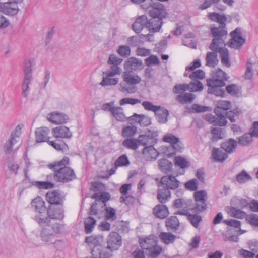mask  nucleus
Here are the masks:
<instances>
[{"instance_id":"nucleus-16","label":"nucleus","mask_w":258,"mask_h":258,"mask_svg":"<svg viewBox=\"0 0 258 258\" xmlns=\"http://www.w3.org/2000/svg\"><path fill=\"white\" fill-rule=\"evenodd\" d=\"M163 141L165 142L170 143V147L175 151H180L182 149V144L179 139L171 134L164 135Z\"/></svg>"},{"instance_id":"nucleus-39","label":"nucleus","mask_w":258,"mask_h":258,"mask_svg":"<svg viewBox=\"0 0 258 258\" xmlns=\"http://www.w3.org/2000/svg\"><path fill=\"white\" fill-rule=\"evenodd\" d=\"M212 156L216 161L223 162L228 158L227 153L218 148H213L212 150Z\"/></svg>"},{"instance_id":"nucleus-49","label":"nucleus","mask_w":258,"mask_h":258,"mask_svg":"<svg viewBox=\"0 0 258 258\" xmlns=\"http://www.w3.org/2000/svg\"><path fill=\"white\" fill-rule=\"evenodd\" d=\"M194 197L196 202L206 203L207 199V192L204 190L196 191L194 193Z\"/></svg>"},{"instance_id":"nucleus-34","label":"nucleus","mask_w":258,"mask_h":258,"mask_svg":"<svg viewBox=\"0 0 258 258\" xmlns=\"http://www.w3.org/2000/svg\"><path fill=\"white\" fill-rule=\"evenodd\" d=\"M216 52H208L207 53L205 60L206 65L209 67L214 68L218 63Z\"/></svg>"},{"instance_id":"nucleus-48","label":"nucleus","mask_w":258,"mask_h":258,"mask_svg":"<svg viewBox=\"0 0 258 258\" xmlns=\"http://www.w3.org/2000/svg\"><path fill=\"white\" fill-rule=\"evenodd\" d=\"M174 163L176 166L181 168L188 167L190 165L189 162L184 158L181 156H177L174 159Z\"/></svg>"},{"instance_id":"nucleus-14","label":"nucleus","mask_w":258,"mask_h":258,"mask_svg":"<svg viewBox=\"0 0 258 258\" xmlns=\"http://www.w3.org/2000/svg\"><path fill=\"white\" fill-rule=\"evenodd\" d=\"M47 217L49 220L53 221L54 219L61 220L63 218L64 210L61 206L56 207L52 205L49 209L47 210Z\"/></svg>"},{"instance_id":"nucleus-12","label":"nucleus","mask_w":258,"mask_h":258,"mask_svg":"<svg viewBox=\"0 0 258 258\" xmlns=\"http://www.w3.org/2000/svg\"><path fill=\"white\" fill-rule=\"evenodd\" d=\"M107 247H96L95 248H93L91 251L92 255L90 258H109L112 256V251Z\"/></svg>"},{"instance_id":"nucleus-52","label":"nucleus","mask_w":258,"mask_h":258,"mask_svg":"<svg viewBox=\"0 0 258 258\" xmlns=\"http://www.w3.org/2000/svg\"><path fill=\"white\" fill-rule=\"evenodd\" d=\"M17 139H19L18 136L14 134H11L10 140L8 141L5 146V152L6 153H8L11 151L13 146L17 142Z\"/></svg>"},{"instance_id":"nucleus-60","label":"nucleus","mask_w":258,"mask_h":258,"mask_svg":"<svg viewBox=\"0 0 258 258\" xmlns=\"http://www.w3.org/2000/svg\"><path fill=\"white\" fill-rule=\"evenodd\" d=\"M142 105L145 110L153 111L154 113L160 107V106L154 105L152 102L148 101H144L142 103Z\"/></svg>"},{"instance_id":"nucleus-61","label":"nucleus","mask_w":258,"mask_h":258,"mask_svg":"<svg viewBox=\"0 0 258 258\" xmlns=\"http://www.w3.org/2000/svg\"><path fill=\"white\" fill-rule=\"evenodd\" d=\"M207 208L206 203L196 202L195 206L192 208V211L196 213H200L205 210Z\"/></svg>"},{"instance_id":"nucleus-45","label":"nucleus","mask_w":258,"mask_h":258,"mask_svg":"<svg viewBox=\"0 0 258 258\" xmlns=\"http://www.w3.org/2000/svg\"><path fill=\"white\" fill-rule=\"evenodd\" d=\"M118 81L119 80L117 78L108 77L107 75H105L100 84L102 86L115 85L118 83Z\"/></svg>"},{"instance_id":"nucleus-32","label":"nucleus","mask_w":258,"mask_h":258,"mask_svg":"<svg viewBox=\"0 0 258 258\" xmlns=\"http://www.w3.org/2000/svg\"><path fill=\"white\" fill-rule=\"evenodd\" d=\"M154 113L159 123H165L167 121L169 112L166 109L160 106Z\"/></svg>"},{"instance_id":"nucleus-44","label":"nucleus","mask_w":258,"mask_h":258,"mask_svg":"<svg viewBox=\"0 0 258 258\" xmlns=\"http://www.w3.org/2000/svg\"><path fill=\"white\" fill-rule=\"evenodd\" d=\"M194 94L190 93L181 94L177 96L176 99L181 103L184 104L191 102L195 99Z\"/></svg>"},{"instance_id":"nucleus-55","label":"nucleus","mask_w":258,"mask_h":258,"mask_svg":"<svg viewBox=\"0 0 258 258\" xmlns=\"http://www.w3.org/2000/svg\"><path fill=\"white\" fill-rule=\"evenodd\" d=\"M236 178L237 182L241 184L244 183L251 180L250 175L244 170H243L239 174H237Z\"/></svg>"},{"instance_id":"nucleus-27","label":"nucleus","mask_w":258,"mask_h":258,"mask_svg":"<svg viewBox=\"0 0 258 258\" xmlns=\"http://www.w3.org/2000/svg\"><path fill=\"white\" fill-rule=\"evenodd\" d=\"M147 18L145 15H142L136 19L132 25V28L136 33H139L145 26L146 27Z\"/></svg>"},{"instance_id":"nucleus-26","label":"nucleus","mask_w":258,"mask_h":258,"mask_svg":"<svg viewBox=\"0 0 258 258\" xmlns=\"http://www.w3.org/2000/svg\"><path fill=\"white\" fill-rule=\"evenodd\" d=\"M123 81L130 86L139 84L141 81V78L137 75L132 74L129 72H124L122 74Z\"/></svg>"},{"instance_id":"nucleus-9","label":"nucleus","mask_w":258,"mask_h":258,"mask_svg":"<svg viewBox=\"0 0 258 258\" xmlns=\"http://www.w3.org/2000/svg\"><path fill=\"white\" fill-rule=\"evenodd\" d=\"M179 182L176 177L172 175L163 176L158 184V187H161L170 190H174L179 187Z\"/></svg>"},{"instance_id":"nucleus-5","label":"nucleus","mask_w":258,"mask_h":258,"mask_svg":"<svg viewBox=\"0 0 258 258\" xmlns=\"http://www.w3.org/2000/svg\"><path fill=\"white\" fill-rule=\"evenodd\" d=\"M91 197L92 199H95L96 201L92 204L89 214L99 215L100 216L101 214L99 213V209L101 208L102 204H106L105 203L109 200L110 195L107 192H98L93 194Z\"/></svg>"},{"instance_id":"nucleus-23","label":"nucleus","mask_w":258,"mask_h":258,"mask_svg":"<svg viewBox=\"0 0 258 258\" xmlns=\"http://www.w3.org/2000/svg\"><path fill=\"white\" fill-rule=\"evenodd\" d=\"M52 133L57 138H70L72 136L69 128L65 126H59L54 128Z\"/></svg>"},{"instance_id":"nucleus-50","label":"nucleus","mask_w":258,"mask_h":258,"mask_svg":"<svg viewBox=\"0 0 258 258\" xmlns=\"http://www.w3.org/2000/svg\"><path fill=\"white\" fill-rule=\"evenodd\" d=\"M238 143L242 146H247L250 144L252 141V137L250 133L245 134L242 136L238 137Z\"/></svg>"},{"instance_id":"nucleus-37","label":"nucleus","mask_w":258,"mask_h":258,"mask_svg":"<svg viewBox=\"0 0 258 258\" xmlns=\"http://www.w3.org/2000/svg\"><path fill=\"white\" fill-rule=\"evenodd\" d=\"M158 166L161 171L167 173L172 171V163L166 159H162L158 161Z\"/></svg>"},{"instance_id":"nucleus-1","label":"nucleus","mask_w":258,"mask_h":258,"mask_svg":"<svg viewBox=\"0 0 258 258\" xmlns=\"http://www.w3.org/2000/svg\"><path fill=\"white\" fill-rule=\"evenodd\" d=\"M35 220L42 227L41 238L43 241L48 244L60 243L61 241L56 240V235L60 233L62 225L58 223L49 220L47 217H41L37 216Z\"/></svg>"},{"instance_id":"nucleus-64","label":"nucleus","mask_w":258,"mask_h":258,"mask_svg":"<svg viewBox=\"0 0 258 258\" xmlns=\"http://www.w3.org/2000/svg\"><path fill=\"white\" fill-rule=\"evenodd\" d=\"M226 90L228 93L231 95L236 96L239 93V88L236 84H231L226 87Z\"/></svg>"},{"instance_id":"nucleus-20","label":"nucleus","mask_w":258,"mask_h":258,"mask_svg":"<svg viewBox=\"0 0 258 258\" xmlns=\"http://www.w3.org/2000/svg\"><path fill=\"white\" fill-rule=\"evenodd\" d=\"M140 244L143 249L147 250L158 243V238L153 235L140 239Z\"/></svg>"},{"instance_id":"nucleus-19","label":"nucleus","mask_w":258,"mask_h":258,"mask_svg":"<svg viewBox=\"0 0 258 258\" xmlns=\"http://www.w3.org/2000/svg\"><path fill=\"white\" fill-rule=\"evenodd\" d=\"M46 199L47 202L51 205H61L64 197L59 192L53 191L46 194Z\"/></svg>"},{"instance_id":"nucleus-58","label":"nucleus","mask_w":258,"mask_h":258,"mask_svg":"<svg viewBox=\"0 0 258 258\" xmlns=\"http://www.w3.org/2000/svg\"><path fill=\"white\" fill-rule=\"evenodd\" d=\"M188 219L191 224L196 228L199 226V222L202 221V217L197 214H188Z\"/></svg>"},{"instance_id":"nucleus-3","label":"nucleus","mask_w":258,"mask_h":258,"mask_svg":"<svg viewBox=\"0 0 258 258\" xmlns=\"http://www.w3.org/2000/svg\"><path fill=\"white\" fill-rule=\"evenodd\" d=\"M149 14L152 18L149 19L148 25L157 22L158 26L153 29L155 31H160L163 23L162 19L166 18L168 14L165 7L159 2L153 3Z\"/></svg>"},{"instance_id":"nucleus-7","label":"nucleus","mask_w":258,"mask_h":258,"mask_svg":"<svg viewBox=\"0 0 258 258\" xmlns=\"http://www.w3.org/2000/svg\"><path fill=\"white\" fill-rule=\"evenodd\" d=\"M207 84L209 87L208 93L214 94L217 96H224L225 90L223 87L225 85L224 81L208 79L207 80Z\"/></svg>"},{"instance_id":"nucleus-28","label":"nucleus","mask_w":258,"mask_h":258,"mask_svg":"<svg viewBox=\"0 0 258 258\" xmlns=\"http://www.w3.org/2000/svg\"><path fill=\"white\" fill-rule=\"evenodd\" d=\"M90 246H93V248L96 247H100L103 242V237L102 235H91L86 237L85 240Z\"/></svg>"},{"instance_id":"nucleus-4","label":"nucleus","mask_w":258,"mask_h":258,"mask_svg":"<svg viewBox=\"0 0 258 258\" xmlns=\"http://www.w3.org/2000/svg\"><path fill=\"white\" fill-rule=\"evenodd\" d=\"M225 26L226 25L222 26V24H220L218 27H214L211 28V31L214 38L209 46L210 49L216 50L218 46L225 45L223 39V37H226L227 35Z\"/></svg>"},{"instance_id":"nucleus-41","label":"nucleus","mask_w":258,"mask_h":258,"mask_svg":"<svg viewBox=\"0 0 258 258\" xmlns=\"http://www.w3.org/2000/svg\"><path fill=\"white\" fill-rule=\"evenodd\" d=\"M122 146L127 149L136 150L139 147V144L137 139L128 138L123 140Z\"/></svg>"},{"instance_id":"nucleus-36","label":"nucleus","mask_w":258,"mask_h":258,"mask_svg":"<svg viewBox=\"0 0 258 258\" xmlns=\"http://www.w3.org/2000/svg\"><path fill=\"white\" fill-rule=\"evenodd\" d=\"M171 197V192L168 189L159 187L157 199L161 203H166Z\"/></svg>"},{"instance_id":"nucleus-8","label":"nucleus","mask_w":258,"mask_h":258,"mask_svg":"<svg viewBox=\"0 0 258 258\" xmlns=\"http://www.w3.org/2000/svg\"><path fill=\"white\" fill-rule=\"evenodd\" d=\"M232 38L228 42V45L231 48L239 49L245 43V40L241 37L240 29L238 28L231 32Z\"/></svg>"},{"instance_id":"nucleus-2","label":"nucleus","mask_w":258,"mask_h":258,"mask_svg":"<svg viewBox=\"0 0 258 258\" xmlns=\"http://www.w3.org/2000/svg\"><path fill=\"white\" fill-rule=\"evenodd\" d=\"M69 162V158L65 157L58 162L48 165L50 169L55 171L54 174L55 180L66 183L76 178V177L74 170L71 168L66 166L68 164Z\"/></svg>"},{"instance_id":"nucleus-43","label":"nucleus","mask_w":258,"mask_h":258,"mask_svg":"<svg viewBox=\"0 0 258 258\" xmlns=\"http://www.w3.org/2000/svg\"><path fill=\"white\" fill-rule=\"evenodd\" d=\"M96 223V220L91 216L87 217L84 222L85 231L86 233H90L94 229Z\"/></svg>"},{"instance_id":"nucleus-46","label":"nucleus","mask_w":258,"mask_h":258,"mask_svg":"<svg viewBox=\"0 0 258 258\" xmlns=\"http://www.w3.org/2000/svg\"><path fill=\"white\" fill-rule=\"evenodd\" d=\"M166 223L168 229L172 230H176L179 225V220L176 216H171Z\"/></svg>"},{"instance_id":"nucleus-62","label":"nucleus","mask_w":258,"mask_h":258,"mask_svg":"<svg viewBox=\"0 0 258 258\" xmlns=\"http://www.w3.org/2000/svg\"><path fill=\"white\" fill-rule=\"evenodd\" d=\"M211 133L213 135L212 140L217 141L218 139H221L223 138L222 129L219 127H214L211 130Z\"/></svg>"},{"instance_id":"nucleus-25","label":"nucleus","mask_w":258,"mask_h":258,"mask_svg":"<svg viewBox=\"0 0 258 258\" xmlns=\"http://www.w3.org/2000/svg\"><path fill=\"white\" fill-rule=\"evenodd\" d=\"M216 116L217 117H215L212 114H208L206 116L205 119L210 123L214 124L216 125L222 126L226 124L227 121L225 116L218 115Z\"/></svg>"},{"instance_id":"nucleus-57","label":"nucleus","mask_w":258,"mask_h":258,"mask_svg":"<svg viewBox=\"0 0 258 258\" xmlns=\"http://www.w3.org/2000/svg\"><path fill=\"white\" fill-rule=\"evenodd\" d=\"M129 164V160L125 154L121 155L114 162L116 167L127 166Z\"/></svg>"},{"instance_id":"nucleus-6","label":"nucleus","mask_w":258,"mask_h":258,"mask_svg":"<svg viewBox=\"0 0 258 258\" xmlns=\"http://www.w3.org/2000/svg\"><path fill=\"white\" fill-rule=\"evenodd\" d=\"M34 60H29L25 64L24 67V78L22 84V94L25 98H27L29 92V86L32 79V66Z\"/></svg>"},{"instance_id":"nucleus-33","label":"nucleus","mask_w":258,"mask_h":258,"mask_svg":"<svg viewBox=\"0 0 258 258\" xmlns=\"http://www.w3.org/2000/svg\"><path fill=\"white\" fill-rule=\"evenodd\" d=\"M153 213L160 219H164L168 215L167 207L164 205H157L153 209Z\"/></svg>"},{"instance_id":"nucleus-13","label":"nucleus","mask_w":258,"mask_h":258,"mask_svg":"<svg viewBox=\"0 0 258 258\" xmlns=\"http://www.w3.org/2000/svg\"><path fill=\"white\" fill-rule=\"evenodd\" d=\"M19 11L18 5L10 1L0 3V12L10 16L16 15Z\"/></svg>"},{"instance_id":"nucleus-29","label":"nucleus","mask_w":258,"mask_h":258,"mask_svg":"<svg viewBox=\"0 0 258 258\" xmlns=\"http://www.w3.org/2000/svg\"><path fill=\"white\" fill-rule=\"evenodd\" d=\"M224 46H218L216 50H212L213 51L219 52L221 58V62L227 67H230V63L229 60V52L227 49L224 47Z\"/></svg>"},{"instance_id":"nucleus-51","label":"nucleus","mask_w":258,"mask_h":258,"mask_svg":"<svg viewBox=\"0 0 258 258\" xmlns=\"http://www.w3.org/2000/svg\"><path fill=\"white\" fill-rule=\"evenodd\" d=\"M121 68L116 65H112L109 70L104 72V75H107L108 77H114L115 75H120L121 73Z\"/></svg>"},{"instance_id":"nucleus-54","label":"nucleus","mask_w":258,"mask_h":258,"mask_svg":"<svg viewBox=\"0 0 258 258\" xmlns=\"http://www.w3.org/2000/svg\"><path fill=\"white\" fill-rule=\"evenodd\" d=\"M137 132V127L134 125L124 127L122 131V135L123 137H130L133 136Z\"/></svg>"},{"instance_id":"nucleus-35","label":"nucleus","mask_w":258,"mask_h":258,"mask_svg":"<svg viewBox=\"0 0 258 258\" xmlns=\"http://www.w3.org/2000/svg\"><path fill=\"white\" fill-rule=\"evenodd\" d=\"M154 145H152L148 147H145L143 150L142 153L147 159H156L158 156V152L153 147Z\"/></svg>"},{"instance_id":"nucleus-63","label":"nucleus","mask_w":258,"mask_h":258,"mask_svg":"<svg viewBox=\"0 0 258 258\" xmlns=\"http://www.w3.org/2000/svg\"><path fill=\"white\" fill-rule=\"evenodd\" d=\"M123 59L117 57L114 54H110L109 56L107 63L111 65H118L120 64L122 62Z\"/></svg>"},{"instance_id":"nucleus-11","label":"nucleus","mask_w":258,"mask_h":258,"mask_svg":"<svg viewBox=\"0 0 258 258\" xmlns=\"http://www.w3.org/2000/svg\"><path fill=\"white\" fill-rule=\"evenodd\" d=\"M46 118L49 122L56 124L66 123L69 119L67 115L56 111L48 113Z\"/></svg>"},{"instance_id":"nucleus-53","label":"nucleus","mask_w":258,"mask_h":258,"mask_svg":"<svg viewBox=\"0 0 258 258\" xmlns=\"http://www.w3.org/2000/svg\"><path fill=\"white\" fill-rule=\"evenodd\" d=\"M188 85L190 92L200 91L203 89L202 84L198 80H192V81Z\"/></svg>"},{"instance_id":"nucleus-17","label":"nucleus","mask_w":258,"mask_h":258,"mask_svg":"<svg viewBox=\"0 0 258 258\" xmlns=\"http://www.w3.org/2000/svg\"><path fill=\"white\" fill-rule=\"evenodd\" d=\"M216 107L214 109L216 115L225 116V111L231 107V102L227 100H220L216 101Z\"/></svg>"},{"instance_id":"nucleus-24","label":"nucleus","mask_w":258,"mask_h":258,"mask_svg":"<svg viewBox=\"0 0 258 258\" xmlns=\"http://www.w3.org/2000/svg\"><path fill=\"white\" fill-rule=\"evenodd\" d=\"M49 130L46 127L37 128L35 131L36 141L37 143L47 142L49 139Z\"/></svg>"},{"instance_id":"nucleus-42","label":"nucleus","mask_w":258,"mask_h":258,"mask_svg":"<svg viewBox=\"0 0 258 258\" xmlns=\"http://www.w3.org/2000/svg\"><path fill=\"white\" fill-rule=\"evenodd\" d=\"M147 254L150 258H156L163 251V248L161 246L157 243L156 246H153L147 250Z\"/></svg>"},{"instance_id":"nucleus-38","label":"nucleus","mask_w":258,"mask_h":258,"mask_svg":"<svg viewBox=\"0 0 258 258\" xmlns=\"http://www.w3.org/2000/svg\"><path fill=\"white\" fill-rule=\"evenodd\" d=\"M159 238L163 243L168 245L174 242L176 236L169 232H161L159 235Z\"/></svg>"},{"instance_id":"nucleus-22","label":"nucleus","mask_w":258,"mask_h":258,"mask_svg":"<svg viewBox=\"0 0 258 258\" xmlns=\"http://www.w3.org/2000/svg\"><path fill=\"white\" fill-rule=\"evenodd\" d=\"M101 208L99 209V213L101 215H96L99 218L103 215V213L105 211V219L113 221L116 218L115 210L111 207H107L106 204H102Z\"/></svg>"},{"instance_id":"nucleus-15","label":"nucleus","mask_w":258,"mask_h":258,"mask_svg":"<svg viewBox=\"0 0 258 258\" xmlns=\"http://www.w3.org/2000/svg\"><path fill=\"white\" fill-rule=\"evenodd\" d=\"M31 205L34 207L35 211L38 213L35 217L37 216L44 217L43 214L45 215L46 212H47V210L45 205V202L41 197H37L33 199L31 202Z\"/></svg>"},{"instance_id":"nucleus-10","label":"nucleus","mask_w":258,"mask_h":258,"mask_svg":"<svg viewBox=\"0 0 258 258\" xmlns=\"http://www.w3.org/2000/svg\"><path fill=\"white\" fill-rule=\"evenodd\" d=\"M107 243L110 249L117 250L122 244L121 237L117 232H112L108 236Z\"/></svg>"},{"instance_id":"nucleus-18","label":"nucleus","mask_w":258,"mask_h":258,"mask_svg":"<svg viewBox=\"0 0 258 258\" xmlns=\"http://www.w3.org/2000/svg\"><path fill=\"white\" fill-rule=\"evenodd\" d=\"M143 68L142 61L135 57H130L125 62L124 68L130 72L138 69H142Z\"/></svg>"},{"instance_id":"nucleus-47","label":"nucleus","mask_w":258,"mask_h":258,"mask_svg":"<svg viewBox=\"0 0 258 258\" xmlns=\"http://www.w3.org/2000/svg\"><path fill=\"white\" fill-rule=\"evenodd\" d=\"M111 114L118 121H124L125 120V116L123 111V108L121 107H115Z\"/></svg>"},{"instance_id":"nucleus-56","label":"nucleus","mask_w":258,"mask_h":258,"mask_svg":"<svg viewBox=\"0 0 258 258\" xmlns=\"http://www.w3.org/2000/svg\"><path fill=\"white\" fill-rule=\"evenodd\" d=\"M117 52L120 56L127 57L131 54V49L128 46L120 45L118 47Z\"/></svg>"},{"instance_id":"nucleus-30","label":"nucleus","mask_w":258,"mask_h":258,"mask_svg":"<svg viewBox=\"0 0 258 258\" xmlns=\"http://www.w3.org/2000/svg\"><path fill=\"white\" fill-rule=\"evenodd\" d=\"M139 145H142L146 147L152 145H155L157 142V139L153 137L147 135H141L138 139Z\"/></svg>"},{"instance_id":"nucleus-40","label":"nucleus","mask_w":258,"mask_h":258,"mask_svg":"<svg viewBox=\"0 0 258 258\" xmlns=\"http://www.w3.org/2000/svg\"><path fill=\"white\" fill-rule=\"evenodd\" d=\"M208 18L212 21L218 22L219 25L222 24V26L225 25V22L227 20V18L225 15L215 12L209 13L208 15Z\"/></svg>"},{"instance_id":"nucleus-59","label":"nucleus","mask_w":258,"mask_h":258,"mask_svg":"<svg viewBox=\"0 0 258 258\" xmlns=\"http://www.w3.org/2000/svg\"><path fill=\"white\" fill-rule=\"evenodd\" d=\"M119 90L124 93L132 94L135 93L136 90V87L134 86L127 87L124 83H120L119 84Z\"/></svg>"},{"instance_id":"nucleus-31","label":"nucleus","mask_w":258,"mask_h":258,"mask_svg":"<svg viewBox=\"0 0 258 258\" xmlns=\"http://www.w3.org/2000/svg\"><path fill=\"white\" fill-rule=\"evenodd\" d=\"M237 145V143L236 140L229 139L228 141L223 142L221 145V147L227 153L231 154L235 151Z\"/></svg>"},{"instance_id":"nucleus-21","label":"nucleus","mask_w":258,"mask_h":258,"mask_svg":"<svg viewBox=\"0 0 258 258\" xmlns=\"http://www.w3.org/2000/svg\"><path fill=\"white\" fill-rule=\"evenodd\" d=\"M174 207L181 209L178 210L175 213L182 215H187L188 213V204L187 201L185 199L181 198L177 199L174 201Z\"/></svg>"}]
</instances>
